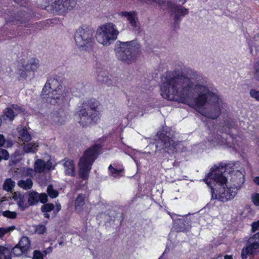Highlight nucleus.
Segmentation results:
<instances>
[{
  "label": "nucleus",
  "instance_id": "obj_55",
  "mask_svg": "<svg viewBox=\"0 0 259 259\" xmlns=\"http://www.w3.org/2000/svg\"><path fill=\"white\" fill-rule=\"evenodd\" d=\"M59 244L60 245H62L63 244V242L61 241V242H59Z\"/></svg>",
  "mask_w": 259,
  "mask_h": 259
},
{
  "label": "nucleus",
  "instance_id": "obj_10",
  "mask_svg": "<svg viewBox=\"0 0 259 259\" xmlns=\"http://www.w3.org/2000/svg\"><path fill=\"white\" fill-rule=\"evenodd\" d=\"M259 249V232L249 237L245 246L241 250V259H247L248 256L254 255Z\"/></svg>",
  "mask_w": 259,
  "mask_h": 259
},
{
  "label": "nucleus",
  "instance_id": "obj_13",
  "mask_svg": "<svg viewBox=\"0 0 259 259\" xmlns=\"http://www.w3.org/2000/svg\"><path fill=\"white\" fill-rule=\"evenodd\" d=\"M20 32L18 31L17 29L14 28L4 29L2 31L0 36V41L6 40L16 41L19 39L21 36Z\"/></svg>",
  "mask_w": 259,
  "mask_h": 259
},
{
  "label": "nucleus",
  "instance_id": "obj_23",
  "mask_svg": "<svg viewBox=\"0 0 259 259\" xmlns=\"http://www.w3.org/2000/svg\"><path fill=\"white\" fill-rule=\"evenodd\" d=\"M0 259H12L10 248L0 245Z\"/></svg>",
  "mask_w": 259,
  "mask_h": 259
},
{
  "label": "nucleus",
  "instance_id": "obj_44",
  "mask_svg": "<svg viewBox=\"0 0 259 259\" xmlns=\"http://www.w3.org/2000/svg\"><path fill=\"white\" fill-rule=\"evenodd\" d=\"M258 65H259V64H258ZM254 76L255 78L257 80L259 81V66H256V67H255Z\"/></svg>",
  "mask_w": 259,
  "mask_h": 259
},
{
  "label": "nucleus",
  "instance_id": "obj_26",
  "mask_svg": "<svg viewBox=\"0 0 259 259\" xmlns=\"http://www.w3.org/2000/svg\"><path fill=\"white\" fill-rule=\"evenodd\" d=\"M45 168L46 163L43 160L41 159H38L35 161L34 166V168L35 172L41 173L44 171Z\"/></svg>",
  "mask_w": 259,
  "mask_h": 259
},
{
  "label": "nucleus",
  "instance_id": "obj_37",
  "mask_svg": "<svg viewBox=\"0 0 259 259\" xmlns=\"http://www.w3.org/2000/svg\"><path fill=\"white\" fill-rule=\"evenodd\" d=\"M32 259H44V254L39 250H34Z\"/></svg>",
  "mask_w": 259,
  "mask_h": 259
},
{
  "label": "nucleus",
  "instance_id": "obj_42",
  "mask_svg": "<svg viewBox=\"0 0 259 259\" xmlns=\"http://www.w3.org/2000/svg\"><path fill=\"white\" fill-rule=\"evenodd\" d=\"M251 232L254 233L259 230V221L253 222L251 225Z\"/></svg>",
  "mask_w": 259,
  "mask_h": 259
},
{
  "label": "nucleus",
  "instance_id": "obj_19",
  "mask_svg": "<svg viewBox=\"0 0 259 259\" xmlns=\"http://www.w3.org/2000/svg\"><path fill=\"white\" fill-rule=\"evenodd\" d=\"M97 72L98 75L97 79L99 82L107 84L109 85L112 84V80L109 78V76L107 75V71L105 69L97 68Z\"/></svg>",
  "mask_w": 259,
  "mask_h": 259
},
{
  "label": "nucleus",
  "instance_id": "obj_46",
  "mask_svg": "<svg viewBox=\"0 0 259 259\" xmlns=\"http://www.w3.org/2000/svg\"><path fill=\"white\" fill-rule=\"evenodd\" d=\"M5 143V139L3 135L0 134V146H3Z\"/></svg>",
  "mask_w": 259,
  "mask_h": 259
},
{
  "label": "nucleus",
  "instance_id": "obj_29",
  "mask_svg": "<svg viewBox=\"0 0 259 259\" xmlns=\"http://www.w3.org/2000/svg\"><path fill=\"white\" fill-rule=\"evenodd\" d=\"M38 147L35 144L33 143H29L24 144L23 146V150L26 153H35L36 151V148Z\"/></svg>",
  "mask_w": 259,
  "mask_h": 259
},
{
  "label": "nucleus",
  "instance_id": "obj_22",
  "mask_svg": "<svg viewBox=\"0 0 259 259\" xmlns=\"http://www.w3.org/2000/svg\"><path fill=\"white\" fill-rule=\"evenodd\" d=\"M38 193L32 191L30 192L28 195V205L29 206H33L38 202Z\"/></svg>",
  "mask_w": 259,
  "mask_h": 259
},
{
  "label": "nucleus",
  "instance_id": "obj_15",
  "mask_svg": "<svg viewBox=\"0 0 259 259\" xmlns=\"http://www.w3.org/2000/svg\"><path fill=\"white\" fill-rule=\"evenodd\" d=\"M175 228L178 232H187L191 228L189 221L183 219H179L176 221Z\"/></svg>",
  "mask_w": 259,
  "mask_h": 259
},
{
  "label": "nucleus",
  "instance_id": "obj_43",
  "mask_svg": "<svg viewBox=\"0 0 259 259\" xmlns=\"http://www.w3.org/2000/svg\"><path fill=\"white\" fill-rule=\"evenodd\" d=\"M7 233H8V231L6 228H0V238L3 237Z\"/></svg>",
  "mask_w": 259,
  "mask_h": 259
},
{
  "label": "nucleus",
  "instance_id": "obj_8",
  "mask_svg": "<svg viewBox=\"0 0 259 259\" xmlns=\"http://www.w3.org/2000/svg\"><path fill=\"white\" fill-rule=\"evenodd\" d=\"M166 130L163 129L157 132L155 140L156 150L160 151L164 150L167 153L174 152L176 150L178 144L167 135V131Z\"/></svg>",
  "mask_w": 259,
  "mask_h": 259
},
{
  "label": "nucleus",
  "instance_id": "obj_40",
  "mask_svg": "<svg viewBox=\"0 0 259 259\" xmlns=\"http://www.w3.org/2000/svg\"><path fill=\"white\" fill-rule=\"evenodd\" d=\"M251 201L255 206H259V193H255L252 194Z\"/></svg>",
  "mask_w": 259,
  "mask_h": 259
},
{
  "label": "nucleus",
  "instance_id": "obj_27",
  "mask_svg": "<svg viewBox=\"0 0 259 259\" xmlns=\"http://www.w3.org/2000/svg\"><path fill=\"white\" fill-rule=\"evenodd\" d=\"M18 186L25 190L30 189L33 185V182L31 179L28 178L26 180H20L18 183Z\"/></svg>",
  "mask_w": 259,
  "mask_h": 259
},
{
  "label": "nucleus",
  "instance_id": "obj_52",
  "mask_svg": "<svg viewBox=\"0 0 259 259\" xmlns=\"http://www.w3.org/2000/svg\"><path fill=\"white\" fill-rule=\"evenodd\" d=\"M43 252H44L43 254H44V256H45V255H46L47 254L48 252L47 250H44Z\"/></svg>",
  "mask_w": 259,
  "mask_h": 259
},
{
  "label": "nucleus",
  "instance_id": "obj_33",
  "mask_svg": "<svg viewBox=\"0 0 259 259\" xmlns=\"http://www.w3.org/2000/svg\"><path fill=\"white\" fill-rule=\"evenodd\" d=\"M47 193L51 198H56L58 195V192L54 189L52 185H49L47 188Z\"/></svg>",
  "mask_w": 259,
  "mask_h": 259
},
{
  "label": "nucleus",
  "instance_id": "obj_2",
  "mask_svg": "<svg viewBox=\"0 0 259 259\" xmlns=\"http://www.w3.org/2000/svg\"><path fill=\"white\" fill-rule=\"evenodd\" d=\"M221 163L210 169L207 177L205 179L206 183L211 187V198L223 202L231 200L237 194L245 182V176L242 172L237 171L231 177V181L233 187H227V179L224 173L228 168L232 167L234 164Z\"/></svg>",
  "mask_w": 259,
  "mask_h": 259
},
{
  "label": "nucleus",
  "instance_id": "obj_18",
  "mask_svg": "<svg viewBox=\"0 0 259 259\" xmlns=\"http://www.w3.org/2000/svg\"><path fill=\"white\" fill-rule=\"evenodd\" d=\"M13 199L16 202L18 206L22 210L28 207V204L25 202L24 196L20 192H14Z\"/></svg>",
  "mask_w": 259,
  "mask_h": 259
},
{
  "label": "nucleus",
  "instance_id": "obj_41",
  "mask_svg": "<svg viewBox=\"0 0 259 259\" xmlns=\"http://www.w3.org/2000/svg\"><path fill=\"white\" fill-rule=\"evenodd\" d=\"M250 95L251 97L254 98L256 101H259V91L255 89H251Z\"/></svg>",
  "mask_w": 259,
  "mask_h": 259
},
{
  "label": "nucleus",
  "instance_id": "obj_45",
  "mask_svg": "<svg viewBox=\"0 0 259 259\" xmlns=\"http://www.w3.org/2000/svg\"><path fill=\"white\" fill-rule=\"evenodd\" d=\"M61 209V206L60 203H58L56 205V208L54 210V212L55 214L56 215Z\"/></svg>",
  "mask_w": 259,
  "mask_h": 259
},
{
  "label": "nucleus",
  "instance_id": "obj_50",
  "mask_svg": "<svg viewBox=\"0 0 259 259\" xmlns=\"http://www.w3.org/2000/svg\"><path fill=\"white\" fill-rule=\"evenodd\" d=\"M224 259H233L232 255H225L224 256Z\"/></svg>",
  "mask_w": 259,
  "mask_h": 259
},
{
  "label": "nucleus",
  "instance_id": "obj_39",
  "mask_svg": "<svg viewBox=\"0 0 259 259\" xmlns=\"http://www.w3.org/2000/svg\"><path fill=\"white\" fill-rule=\"evenodd\" d=\"M46 227L45 225H39L36 226L35 231L38 234H44L46 232Z\"/></svg>",
  "mask_w": 259,
  "mask_h": 259
},
{
  "label": "nucleus",
  "instance_id": "obj_24",
  "mask_svg": "<svg viewBox=\"0 0 259 259\" xmlns=\"http://www.w3.org/2000/svg\"><path fill=\"white\" fill-rule=\"evenodd\" d=\"M19 135L21 140L24 142H28L31 140V136L26 127H23L19 131Z\"/></svg>",
  "mask_w": 259,
  "mask_h": 259
},
{
  "label": "nucleus",
  "instance_id": "obj_20",
  "mask_svg": "<svg viewBox=\"0 0 259 259\" xmlns=\"http://www.w3.org/2000/svg\"><path fill=\"white\" fill-rule=\"evenodd\" d=\"M120 15L126 18L132 27H135L136 26L135 17L137 16V13L135 11H122L120 12Z\"/></svg>",
  "mask_w": 259,
  "mask_h": 259
},
{
  "label": "nucleus",
  "instance_id": "obj_17",
  "mask_svg": "<svg viewBox=\"0 0 259 259\" xmlns=\"http://www.w3.org/2000/svg\"><path fill=\"white\" fill-rule=\"evenodd\" d=\"M99 105V102L95 99H91L84 102L82 104L83 108H87V110L91 113L96 112L97 113H99L97 110Z\"/></svg>",
  "mask_w": 259,
  "mask_h": 259
},
{
  "label": "nucleus",
  "instance_id": "obj_30",
  "mask_svg": "<svg viewBox=\"0 0 259 259\" xmlns=\"http://www.w3.org/2000/svg\"><path fill=\"white\" fill-rule=\"evenodd\" d=\"M10 251L11 254L13 253L14 256H19L22 255L23 253H27L18 244H17Z\"/></svg>",
  "mask_w": 259,
  "mask_h": 259
},
{
  "label": "nucleus",
  "instance_id": "obj_9",
  "mask_svg": "<svg viewBox=\"0 0 259 259\" xmlns=\"http://www.w3.org/2000/svg\"><path fill=\"white\" fill-rule=\"evenodd\" d=\"M166 7L171 14H175L172 27L173 30H176L179 28L182 17L188 14L189 10L182 7V5H178L171 1L167 2Z\"/></svg>",
  "mask_w": 259,
  "mask_h": 259
},
{
  "label": "nucleus",
  "instance_id": "obj_36",
  "mask_svg": "<svg viewBox=\"0 0 259 259\" xmlns=\"http://www.w3.org/2000/svg\"><path fill=\"white\" fill-rule=\"evenodd\" d=\"M9 158V153L6 149L0 148V161L2 159L7 160Z\"/></svg>",
  "mask_w": 259,
  "mask_h": 259
},
{
  "label": "nucleus",
  "instance_id": "obj_4",
  "mask_svg": "<svg viewBox=\"0 0 259 259\" xmlns=\"http://www.w3.org/2000/svg\"><path fill=\"white\" fill-rule=\"evenodd\" d=\"M62 88L61 83L57 78H50L44 86L40 96L46 102L55 104L65 97Z\"/></svg>",
  "mask_w": 259,
  "mask_h": 259
},
{
  "label": "nucleus",
  "instance_id": "obj_3",
  "mask_svg": "<svg viewBox=\"0 0 259 259\" xmlns=\"http://www.w3.org/2000/svg\"><path fill=\"white\" fill-rule=\"evenodd\" d=\"M102 145L95 144L87 148L78 161V176L82 180L89 179L92 165L102 152Z\"/></svg>",
  "mask_w": 259,
  "mask_h": 259
},
{
  "label": "nucleus",
  "instance_id": "obj_47",
  "mask_svg": "<svg viewBox=\"0 0 259 259\" xmlns=\"http://www.w3.org/2000/svg\"><path fill=\"white\" fill-rule=\"evenodd\" d=\"M253 181L256 185L259 186V176L255 177Z\"/></svg>",
  "mask_w": 259,
  "mask_h": 259
},
{
  "label": "nucleus",
  "instance_id": "obj_54",
  "mask_svg": "<svg viewBox=\"0 0 259 259\" xmlns=\"http://www.w3.org/2000/svg\"><path fill=\"white\" fill-rule=\"evenodd\" d=\"M48 21L49 22H51L52 20V19H48Z\"/></svg>",
  "mask_w": 259,
  "mask_h": 259
},
{
  "label": "nucleus",
  "instance_id": "obj_16",
  "mask_svg": "<svg viewBox=\"0 0 259 259\" xmlns=\"http://www.w3.org/2000/svg\"><path fill=\"white\" fill-rule=\"evenodd\" d=\"M86 196L83 193H79L74 200V208L76 211L81 212L83 211L85 204Z\"/></svg>",
  "mask_w": 259,
  "mask_h": 259
},
{
  "label": "nucleus",
  "instance_id": "obj_51",
  "mask_svg": "<svg viewBox=\"0 0 259 259\" xmlns=\"http://www.w3.org/2000/svg\"><path fill=\"white\" fill-rule=\"evenodd\" d=\"M44 216L45 218L49 219L50 216V214L48 213V212H44Z\"/></svg>",
  "mask_w": 259,
  "mask_h": 259
},
{
  "label": "nucleus",
  "instance_id": "obj_28",
  "mask_svg": "<svg viewBox=\"0 0 259 259\" xmlns=\"http://www.w3.org/2000/svg\"><path fill=\"white\" fill-rule=\"evenodd\" d=\"M15 186V182L11 178H8L4 183L3 189L7 192H12Z\"/></svg>",
  "mask_w": 259,
  "mask_h": 259
},
{
  "label": "nucleus",
  "instance_id": "obj_12",
  "mask_svg": "<svg viewBox=\"0 0 259 259\" xmlns=\"http://www.w3.org/2000/svg\"><path fill=\"white\" fill-rule=\"evenodd\" d=\"M99 113H91L87 110V108L81 109L78 113L79 118V123L83 127L87 126L92 121L96 123L99 120Z\"/></svg>",
  "mask_w": 259,
  "mask_h": 259
},
{
  "label": "nucleus",
  "instance_id": "obj_7",
  "mask_svg": "<svg viewBox=\"0 0 259 259\" xmlns=\"http://www.w3.org/2000/svg\"><path fill=\"white\" fill-rule=\"evenodd\" d=\"M45 9L50 10L54 13L61 15L68 10H71L76 5L75 0H43Z\"/></svg>",
  "mask_w": 259,
  "mask_h": 259
},
{
  "label": "nucleus",
  "instance_id": "obj_21",
  "mask_svg": "<svg viewBox=\"0 0 259 259\" xmlns=\"http://www.w3.org/2000/svg\"><path fill=\"white\" fill-rule=\"evenodd\" d=\"M38 60L36 58H31L26 65H23L27 71H34L38 67Z\"/></svg>",
  "mask_w": 259,
  "mask_h": 259
},
{
  "label": "nucleus",
  "instance_id": "obj_11",
  "mask_svg": "<svg viewBox=\"0 0 259 259\" xmlns=\"http://www.w3.org/2000/svg\"><path fill=\"white\" fill-rule=\"evenodd\" d=\"M102 32L98 34L99 42L104 45L111 44V41L115 40L118 34L115 25L111 23L106 24L103 27Z\"/></svg>",
  "mask_w": 259,
  "mask_h": 259
},
{
  "label": "nucleus",
  "instance_id": "obj_5",
  "mask_svg": "<svg viewBox=\"0 0 259 259\" xmlns=\"http://www.w3.org/2000/svg\"><path fill=\"white\" fill-rule=\"evenodd\" d=\"M94 30L91 27L82 26L74 33V39L77 48L81 51L92 52L96 44L94 36Z\"/></svg>",
  "mask_w": 259,
  "mask_h": 259
},
{
  "label": "nucleus",
  "instance_id": "obj_49",
  "mask_svg": "<svg viewBox=\"0 0 259 259\" xmlns=\"http://www.w3.org/2000/svg\"><path fill=\"white\" fill-rule=\"evenodd\" d=\"M13 1L15 3H16L17 4H19L20 5H23L22 2V0H13Z\"/></svg>",
  "mask_w": 259,
  "mask_h": 259
},
{
  "label": "nucleus",
  "instance_id": "obj_53",
  "mask_svg": "<svg viewBox=\"0 0 259 259\" xmlns=\"http://www.w3.org/2000/svg\"><path fill=\"white\" fill-rule=\"evenodd\" d=\"M48 250H49V252H51L52 251V248L51 247H49L48 248Z\"/></svg>",
  "mask_w": 259,
  "mask_h": 259
},
{
  "label": "nucleus",
  "instance_id": "obj_1",
  "mask_svg": "<svg viewBox=\"0 0 259 259\" xmlns=\"http://www.w3.org/2000/svg\"><path fill=\"white\" fill-rule=\"evenodd\" d=\"M173 76H167L160 86L161 95L166 100L183 103L193 107L202 115L216 119L221 114L220 99L206 85L196 84L197 97L192 98L194 83L187 75L174 71Z\"/></svg>",
  "mask_w": 259,
  "mask_h": 259
},
{
  "label": "nucleus",
  "instance_id": "obj_25",
  "mask_svg": "<svg viewBox=\"0 0 259 259\" xmlns=\"http://www.w3.org/2000/svg\"><path fill=\"white\" fill-rule=\"evenodd\" d=\"M26 252L29 250L30 241L28 237L23 236L19 241L18 244Z\"/></svg>",
  "mask_w": 259,
  "mask_h": 259
},
{
  "label": "nucleus",
  "instance_id": "obj_38",
  "mask_svg": "<svg viewBox=\"0 0 259 259\" xmlns=\"http://www.w3.org/2000/svg\"><path fill=\"white\" fill-rule=\"evenodd\" d=\"M38 202L39 201L43 204L46 203L48 201V195L45 193H38Z\"/></svg>",
  "mask_w": 259,
  "mask_h": 259
},
{
  "label": "nucleus",
  "instance_id": "obj_6",
  "mask_svg": "<svg viewBox=\"0 0 259 259\" xmlns=\"http://www.w3.org/2000/svg\"><path fill=\"white\" fill-rule=\"evenodd\" d=\"M138 52L134 40L121 42L120 47L117 49L116 56L122 62L130 64L136 59Z\"/></svg>",
  "mask_w": 259,
  "mask_h": 259
},
{
  "label": "nucleus",
  "instance_id": "obj_14",
  "mask_svg": "<svg viewBox=\"0 0 259 259\" xmlns=\"http://www.w3.org/2000/svg\"><path fill=\"white\" fill-rule=\"evenodd\" d=\"M63 166L65 168V175L72 177H75L76 172L74 160L68 158H65L63 159Z\"/></svg>",
  "mask_w": 259,
  "mask_h": 259
},
{
  "label": "nucleus",
  "instance_id": "obj_31",
  "mask_svg": "<svg viewBox=\"0 0 259 259\" xmlns=\"http://www.w3.org/2000/svg\"><path fill=\"white\" fill-rule=\"evenodd\" d=\"M4 113L6 116L10 120H13L16 116V114L14 110L10 107L6 108Z\"/></svg>",
  "mask_w": 259,
  "mask_h": 259
},
{
  "label": "nucleus",
  "instance_id": "obj_34",
  "mask_svg": "<svg viewBox=\"0 0 259 259\" xmlns=\"http://www.w3.org/2000/svg\"><path fill=\"white\" fill-rule=\"evenodd\" d=\"M108 170L109 172L113 176L117 177L120 176V174L122 172L123 170L121 169H116L113 167L111 164L108 167Z\"/></svg>",
  "mask_w": 259,
  "mask_h": 259
},
{
  "label": "nucleus",
  "instance_id": "obj_35",
  "mask_svg": "<svg viewBox=\"0 0 259 259\" xmlns=\"http://www.w3.org/2000/svg\"><path fill=\"white\" fill-rule=\"evenodd\" d=\"M3 214L5 217L11 219H14L17 217V213L15 211H11L10 210H6L3 212Z\"/></svg>",
  "mask_w": 259,
  "mask_h": 259
},
{
  "label": "nucleus",
  "instance_id": "obj_48",
  "mask_svg": "<svg viewBox=\"0 0 259 259\" xmlns=\"http://www.w3.org/2000/svg\"><path fill=\"white\" fill-rule=\"evenodd\" d=\"M15 228H16V227L14 226H12L8 227V228H6L7 230L8 231V233L11 231L14 230L15 229Z\"/></svg>",
  "mask_w": 259,
  "mask_h": 259
},
{
  "label": "nucleus",
  "instance_id": "obj_32",
  "mask_svg": "<svg viewBox=\"0 0 259 259\" xmlns=\"http://www.w3.org/2000/svg\"><path fill=\"white\" fill-rule=\"evenodd\" d=\"M55 209V205L53 203H45L41 206L40 209L42 212H49Z\"/></svg>",
  "mask_w": 259,
  "mask_h": 259
}]
</instances>
